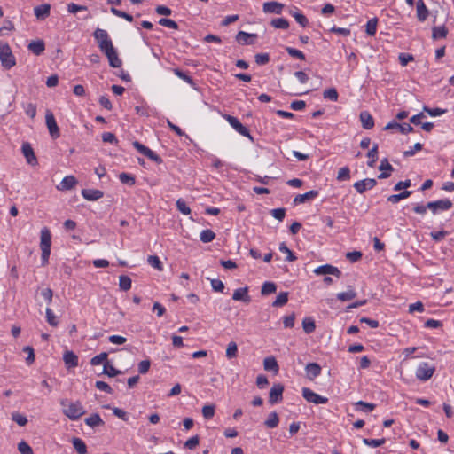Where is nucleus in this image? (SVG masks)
Instances as JSON below:
<instances>
[{
	"label": "nucleus",
	"mask_w": 454,
	"mask_h": 454,
	"mask_svg": "<svg viewBox=\"0 0 454 454\" xmlns=\"http://www.w3.org/2000/svg\"><path fill=\"white\" fill-rule=\"evenodd\" d=\"M93 37L96 40L99 50L106 55L112 67H120L122 64L119 58L108 33L105 29L97 28L93 32Z\"/></svg>",
	"instance_id": "obj_1"
},
{
	"label": "nucleus",
	"mask_w": 454,
	"mask_h": 454,
	"mask_svg": "<svg viewBox=\"0 0 454 454\" xmlns=\"http://www.w3.org/2000/svg\"><path fill=\"white\" fill-rule=\"evenodd\" d=\"M93 37L96 40L99 50L106 55L112 67H120L122 64L119 58L108 33L105 29L97 28L93 32Z\"/></svg>",
	"instance_id": "obj_2"
},
{
	"label": "nucleus",
	"mask_w": 454,
	"mask_h": 454,
	"mask_svg": "<svg viewBox=\"0 0 454 454\" xmlns=\"http://www.w3.org/2000/svg\"><path fill=\"white\" fill-rule=\"evenodd\" d=\"M93 37L96 40L99 50L106 55L112 67H120L122 64L119 58L108 33L105 29L97 28L93 32Z\"/></svg>",
	"instance_id": "obj_3"
},
{
	"label": "nucleus",
	"mask_w": 454,
	"mask_h": 454,
	"mask_svg": "<svg viewBox=\"0 0 454 454\" xmlns=\"http://www.w3.org/2000/svg\"><path fill=\"white\" fill-rule=\"evenodd\" d=\"M451 207L452 202L449 199H444L427 202V205L417 204L414 206L413 211L419 215H425L427 209H429L433 214H437L439 211L449 210Z\"/></svg>",
	"instance_id": "obj_4"
},
{
	"label": "nucleus",
	"mask_w": 454,
	"mask_h": 454,
	"mask_svg": "<svg viewBox=\"0 0 454 454\" xmlns=\"http://www.w3.org/2000/svg\"><path fill=\"white\" fill-rule=\"evenodd\" d=\"M63 413L71 420H77L86 411L80 401H69L67 399H62L60 401Z\"/></svg>",
	"instance_id": "obj_5"
},
{
	"label": "nucleus",
	"mask_w": 454,
	"mask_h": 454,
	"mask_svg": "<svg viewBox=\"0 0 454 454\" xmlns=\"http://www.w3.org/2000/svg\"><path fill=\"white\" fill-rule=\"evenodd\" d=\"M51 235L48 228L44 227L41 230L40 248L42 250V265L45 266L49 262L51 254Z\"/></svg>",
	"instance_id": "obj_6"
},
{
	"label": "nucleus",
	"mask_w": 454,
	"mask_h": 454,
	"mask_svg": "<svg viewBox=\"0 0 454 454\" xmlns=\"http://www.w3.org/2000/svg\"><path fill=\"white\" fill-rule=\"evenodd\" d=\"M0 61L5 69H11L16 65V59L8 43L0 44Z\"/></svg>",
	"instance_id": "obj_7"
},
{
	"label": "nucleus",
	"mask_w": 454,
	"mask_h": 454,
	"mask_svg": "<svg viewBox=\"0 0 454 454\" xmlns=\"http://www.w3.org/2000/svg\"><path fill=\"white\" fill-rule=\"evenodd\" d=\"M435 372V366L431 365L427 362L419 364L416 369V377L418 380L427 381L432 378Z\"/></svg>",
	"instance_id": "obj_8"
},
{
	"label": "nucleus",
	"mask_w": 454,
	"mask_h": 454,
	"mask_svg": "<svg viewBox=\"0 0 454 454\" xmlns=\"http://www.w3.org/2000/svg\"><path fill=\"white\" fill-rule=\"evenodd\" d=\"M224 118L237 132L253 140V137H251L248 129L245 127L236 117L225 114Z\"/></svg>",
	"instance_id": "obj_9"
},
{
	"label": "nucleus",
	"mask_w": 454,
	"mask_h": 454,
	"mask_svg": "<svg viewBox=\"0 0 454 454\" xmlns=\"http://www.w3.org/2000/svg\"><path fill=\"white\" fill-rule=\"evenodd\" d=\"M302 396L307 402L315 404H325L328 402V398L319 395L308 387L302 388Z\"/></svg>",
	"instance_id": "obj_10"
},
{
	"label": "nucleus",
	"mask_w": 454,
	"mask_h": 454,
	"mask_svg": "<svg viewBox=\"0 0 454 454\" xmlns=\"http://www.w3.org/2000/svg\"><path fill=\"white\" fill-rule=\"evenodd\" d=\"M45 121L49 130L50 135L53 138H58L60 136L59 129L57 125L55 117L51 111L47 110L45 114Z\"/></svg>",
	"instance_id": "obj_11"
},
{
	"label": "nucleus",
	"mask_w": 454,
	"mask_h": 454,
	"mask_svg": "<svg viewBox=\"0 0 454 454\" xmlns=\"http://www.w3.org/2000/svg\"><path fill=\"white\" fill-rule=\"evenodd\" d=\"M133 146L143 155L146 156L153 161L156 163H161L162 160L161 158L156 154L153 151H152L150 148L146 147L145 145H142L138 141L133 142Z\"/></svg>",
	"instance_id": "obj_12"
},
{
	"label": "nucleus",
	"mask_w": 454,
	"mask_h": 454,
	"mask_svg": "<svg viewBox=\"0 0 454 454\" xmlns=\"http://www.w3.org/2000/svg\"><path fill=\"white\" fill-rule=\"evenodd\" d=\"M284 386L280 383L274 384L270 390L269 403H278L283 399Z\"/></svg>",
	"instance_id": "obj_13"
},
{
	"label": "nucleus",
	"mask_w": 454,
	"mask_h": 454,
	"mask_svg": "<svg viewBox=\"0 0 454 454\" xmlns=\"http://www.w3.org/2000/svg\"><path fill=\"white\" fill-rule=\"evenodd\" d=\"M377 181L374 178H365L364 180L357 181L354 184V188L359 193H364L366 190H371L375 187Z\"/></svg>",
	"instance_id": "obj_14"
},
{
	"label": "nucleus",
	"mask_w": 454,
	"mask_h": 454,
	"mask_svg": "<svg viewBox=\"0 0 454 454\" xmlns=\"http://www.w3.org/2000/svg\"><path fill=\"white\" fill-rule=\"evenodd\" d=\"M314 273L317 276L328 274L336 276L337 278H340L341 276V271L337 267L330 264H325L316 268Z\"/></svg>",
	"instance_id": "obj_15"
},
{
	"label": "nucleus",
	"mask_w": 454,
	"mask_h": 454,
	"mask_svg": "<svg viewBox=\"0 0 454 454\" xmlns=\"http://www.w3.org/2000/svg\"><path fill=\"white\" fill-rule=\"evenodd\" d=\"M21 151H22L24 157L26 158L27 162L29 165L35 166L37 164L36 156H35L34 150L29 143H27V142L23 143Z\"/></svg>",
	"instance_id": "obj_16"
},
{
	"label": "nucleus",
	"mask_w": 454,
	"mask_h": 454,
	"mask_svg": "<svg viewBox=\"0 0 454 454\" xmlns=\"http://www.w3.org/2000/svg\"><path fill=\"white\" fill-rule=\"evenodd\" d=\"M256 38V34H249L244 31H239L236 35L237 42L242 45H252Z\"/></svg>",
	"instance_id": "obj_17"
},
{
	"label": "nucleus",
	"mask_w": 454,
	"mask_h": 454,
	"mask_svg": "<svg viewBox=\"0 0 454 454\" xmlns=\"http://www.w3.org/2000/svg\"><path fill=\"white\" fill-rule=\"evenodd\" d=\"M284 8V4L278 2H266L263 4L262 9L266 13L280 14Z\"/></svg>",
	"instance_id": "obj_18"
},
{
	"label": "nucleus",
	"mask_w": 454,
	"mask_h": 454,
	"mask_svg": "<svg viewBox=\"0 0 454 454\" xmlns=\"http://www.w3.org/2000/svg\"><path fill=\"white\" fill-rule=\"evenodd\" d=\"M232 299L234 301H240L245 303H249L251 301V298L248 295V287L246 286L236 289L232 294Z\"/></svg>",
	"instance_id": "obj_19"
},
{
	"label": "nucleus",
	"mask_w": 454,
	"mask_h": 454,
	"mask_svg": "<svg viewBox=\"0 0 454 454\" xmlns=\"http://www.w3.org/2000/svg\"><path fill=\"white\" fill-rule=\"evenodd\" d=\"M82 197L90 201L98 200L104 196V192L100 190L95 189H83L82 190Z\"/></svg>",
	"instance_id": "obj_20"
},
{
	"label": "nucleus",
	"mask_w": 454,
	"mask_h": 454,
	"mask_svg": "<svg viewBox=\"0 0 454 454\" xmlns=\"http://www.w3.org/2000/svg\"><path fill=\"white\" fill-rule=\"evenodd\" d=\"M362 127L365 129H371L374 127V120L368 111H362L359 114Z\"/></svg>",
	"instance_id": "obj_21"
},
{
	"label": "nucleus",
	"mask_w": 454,
	"mask_h": 454,
	"mask_svg": "<svg viewBox=\"0 0 454 454\" xmlns=\"http://www.w3.org/2000/svg\"><path fill=\"white\" fill-rule=\"evenodd\" d=\"M379 169L382 172L378 176V178L385 179L390 176V171H393V167L389 163L388 160L387 158H384L380 161Z\"/></svg>",
	"instance_id": "obj_22"
},
{
	"label": "nucleus",
	"mask_w": 454,
	"mask_h": 454,
	"mask_svg": "<svg viewBox=\"0 0 454 454\" xmlns=\"http://www.w3.org/2000/svg\"><path fill=\"white\" fill-rule=\"evenodd\" d=\"M77 180L74 176H65L60 184L57 186L59 191L70 190L75 186Z\"/></svg>",
	"instance_id": "obj_23"
},
{
	"label": "nucleus",
	"mask_w": 454,
	"mask_h": 454,
	"mask_svg": "<svg viewBox=\"0 0 454 454\" xmlns=\"http://www.w3.org/2000/svg\"><path fill=\"white\" fill-rule=\"evenodd\" d=\"M63 360L67 369L74 368L78 365V356L73 351H66Z\"/></svg>",
	"instance_id": "obj_24"
},
{
	"label": "nucleus",
	"mask_w": 454,
	"mask_h": 454,
	"mask_svg": "<svg viewBox=\"0 0 454 454\" xmlns=\"http://www.w3.org/2000/svg\"><path fill=\"white\" fill-rule=\"evenodd\" d=\"M51 5L44 4L35 7L34 13L38 20H44L50 15Z\"/></svg>",
	"instance_id": "obj_25"
},
{
	"label": "nucleus",
	"mask_w": 454,
	"mask_h": 454,
	"mask_svg": "<svg viewBox=\"0 0 454 454\" xmlns=\"http://www.w3.org/2000/svg\"><path fill=\"white\" fill-rule=\"evenodd\" d=\"M317 195H318L317 191L311 190V191L305 192L304 194H298L297 196H295V198L294 199V204H301V203L306 202L309 200H312V199L316 198Z\"/></svg>",
	"instance_id": "obj_26"
},
{
	"label": "nucleus",
	"mask_w": 454,
	"mask_h": 454,
	"mask_svg": "<svg viewBox=\"0 0 454 454\" xmlns=\"http://www.w3.org/2000/svg\"><path fill=\"white\" fill-rule=\"evenodd\" d=\"M28 50L31 51L34 54L39 56L45 50V43L43 40L32 41L29 43L27 46Z\"/></svg>",
	"instance_id": "obj_27"
},
{
	"label": "nucleus",
	"mask_w": 454,
	"mask_h": 454,
	"mask_svg": "<svg viewBox=\"0 0 454 454\" xmlns=\"http://www.w3.org/2000/svg\"><path fill=\"white\" fill-rule=\"evenodd\" d=\"M428 17V10L423 0L417 2V18L419 21H425Z\"/></svg>",
	"instance_id": "obj_28"
},
{
	"label": "nucleus",
	"mask_w": 454,
	"mask_h": 454,
	"mask_svg": "<svg viewBox=\"0 0 454 454\" xmlns=\"http://www.w3.org/2000/svg\"><path fill=\"white\" fill-rule=\"evenodd\" d=\"M306 372L308 377L312 380L320 375L321 366L317 363H309L306 365Z\"/></svg>",
	"instance_id": "obj_29"
},
{
	"label": "nucleus",
	"mask_w": 454,
	"mask_h": 454,
	"mask_svg": "<svg viewBox=\"0 0 454 454\" xmlns=\"http://www.w3.org/2000/svg\"><path fill=\"white\" fill-rule=\"evenodd\" d=\"M84 421L85 424L90 427H96L105 424L98 413L91 414L90 417L86 418Z\"/></svg>",
	"instance_id": "obj_30"
},
{
	"label": "nucleus",
	"mask_w": 454,
	"mask_h": 454,
	"mask_svg": "<svg viewBox=\"0 0 454 454\" xmlns=\"http://www.w3.org/2000/svg\"><path fill=\"white\" fill-rule=\"evenodd\" d=\"M263 367L266 371H272L275 373L278 372V364L274 356H268L263 360Z\"/></svg>",
	"instance_id": "obj_31"
},
{
	"label": "nucleus",
	"mask_w": 454,
	"mask_h": 454,
	"mask_svg": "<svg viewBox=\"0 0 454 454\" xmlns=\"http://www.w3.org/2000/svg\"><path fill=\"white\" fill-rule=\"evenodd\" d=\"M448 35L447 27L442 25L440 27H433L432 28V38L434 40H438L441 38H445Z\"/></svg>",
	"instance_id": "obj_32"
},
{
	"label": "nucleus",
	"mask_w": 454,
	"mask_h": 454,
	"mask_svg": "<svg viewBox=\"0 0 454 454\" xmlns=\"http://www.w3.org/2000/svg\"><path fill=\"white\" fill-rule=\"evenodd\" d=\"M356 293L355 290L348 286V291L337 294V299L341 301H348L356 298Z\"/></svg>",
	"instance_id": "obj_33"
},
{
	"label": "nucleus",
	"mask_w": 454,
	"mask_h": 454,
	"mask_svg": "<svg viewBox=\"0 0 454 454\" xmlns=\"http://www.w3.org/2000/svg\"><path fill=\"white\" fill-rule=\"evenodd\" d=\"M72 443L78 454L87 453V446L82 439L78 437H74L72 439Z\"/></svg>",
	"instance_id": "obj_34"
},
{
	"label": "nucleus",
	"mask_w": 454,
	"mask_h": 454,
	"mask_svg": "<svg viewBox=\"0 0 454 454\" xmlns=\"http://www.w3.org/2000/svg\"><path fill=\"white\" fill-rule=\"evenodd\" d=\"M411 194V191H408V190H404L403 192H401L400 193L398 194H393V195H390L387 197V201L388 202H391V203H397L399 202L400 200H403V199H406L408 197H410Z\"/></svg>",
	"instance_id": "obj_35"
},
{
	"label": "nucleus",
	"mask_w": 454,
	"mask_h": 454,
	"mask_svg": "<svg viewBox=\"0 0 454 454\" xmlns=\"http://www.w3.org/2000/svg\"><path fill=\"white\" fill-rule=\"evenodd\" d=\"M290 13L295 19L296 22H298L301 27H305L308 26V19L297 9H295L294 11H291Z\"/></svg>",
	"instance_id": "obj_36"
},
{
	"label": "nucleus",
	"mask_w": 454,
	"mask_h": 454,
	"mask_svg": "<svg viewBox=\"0 0 454 454\" xmlns=\"http://www.w3.org/2000/svg\"><path fill=\"white\" fill-rule=\"evenodd\" d=\"M288 301V293L281 292L277 296L276 300L273 301L272 306L276 308L283 307Z\"/></svg>",
	"instance_id": "obj_37"
},
{
	"label": "nucleus",
	"mask_w": 454,
	"mask_h": 454,
	"mask_svg": "<svg viewBox=\"0 0 454 454\" xmlns=\"http://www.w3.org/2000/svg\"><path fill=\"white\" fill-rule=\"evenodd\" d=\"M367 157L370 159V160L367 163L368 166L373 167L375 162L378 160V145L377 144H374L373 146L372 147V149L369 150V152L367 153Z\"/></svg>",
	"instance_id": "obj_38"
},
{
	"label": "nucleus",
	"mask_w": 454,
	"mask_h": 454,
	"mask_svg": "<svg viewBox=\"0 0 454 454\" xmlns=\"http://www.w3.org/2000/svg\"><path fill=\"white\" fill-rule=\"evenodd\" d=\"M279 419L278 413L273 411L269 415V418L265 420L264 425L269 428H275L278 427Z\"/></svg>",
	"instance_id": "obj_39"
},
{
	"label": "nucleus",
	"mask_w": 454,
	"mask_h": 454,
	"mask_svg": "<svg viewBox=\"0 0 454 454\" xmlns=\"http://www.w3.org/2000/svg\"><path fill=\"white\" fill-rule=\"evenodd\" d=\"M270 25L275 28L287 29L289 27V22L286 19L277 18L270 21Z\"/></svg>",
	"instance_id": "obj_40"
},
{
	"label": "nucleus",
	"mask_w": 454,
	"mask_h": 454,
	"mask_svg": "<svg viewBox=\"0 0 454 454\" xmlns=\"http://www.w3.org/2000/svg\"><path fill=\"white\" fill-rule=\"evenodd\" d=\"M131 278L129 276L121 275L119 277V286L123 291H128L131 288Z\"/></svg>",
	"instance_id": "obj_41"
},
{
	"label": "nucleus",
	"mask_w": 454,
	"mask_h": 454,
	"mask_svg": "<svg viewBox=\"0 0 454 454\" xmlns=\"http://www.w3.org/2000/svg\"><path fill=\"white\" fill-rule=\"evenodd\" d=\"M302 327L306 333H311L316 329L315 321L311 317H306L302 321Z\"/></svg>",
	"instance_id": "obj_42"
},
{
	"label": "nucleus",
	"mask_w": 454,
	"mask_h": 454,
	"mask_svg": "<svg viewBox=\"0 0 454 454\" xmlns=\"http://www.w3.org/2000/svg\"><path fill=\"white\" fill-rule=\"evenodd\" d=\"M276 290H277L276 284L273 282L267 281V282L263 283L262 289H261V294L262 295H268V294L275 293Z\"/></svg>",
	"instance_id": "obj_43"
},
{
	"label": "nucleus",
	"mask_w": 454,
	"mask_h": 454,
	"mask_svg": "<svg viewBox=\"0 0 454 454\" xmlns=\"http://www.w3.org/2000/svg\"><path fill=\"white\" fill-rule=\"evenodd\" d=\"M215 234L213 231L207 229L200 232V239L203 243H208L214 240Z\"/></svg>",
	"instance_id": "obj_44"
},
{
	"label": "nucleus",
	"mask_w": 454,
	"mask_h": 454,
	"mask_svg": "<svg viewBox=\"0 0 454 454\" xmlns=\"http://www.w3.org/2000/svg\"><path fill=\"white\" fill-rule=\"evenodd\" d=\"M103 373L108 375L109 377H114L118 374H121V372L114 368L112 364H109L108 361L104 364Z\"/></svg>",
	"instance_id": "obj_45"
},
{
	"label": "nucleus",
	"mask_w": 454,
	"mask_h": 454,
	"mask_svg": "<svg viewBox=\"0 0 454 454\" xmlns=\"http://www.w3.org/2000/svg\"><path fill=\"white\" fill-rule=\"evenodd\" d=\"M119 179L120 181L124 184H128L129 186H132L135 184L136 183V179H135V176L130 175V174H128V173H121L119 175Z\"/></svg>",
	"instance_id": "obj_46"
},
{
	"label": "nucleus",
	"mask_w": 454,
	"mask_h": 454,
	"mask_svg": "<svg viewBox=\"0 0 454 454\" xmlns=\"http://www.w3.org/2000/svg\"><path fill=\"white\" fill-rule=\"evenodd\" d=\"M174 74L178 76L180 79L184 80V82H186L187 83H189L190 85L195 87V83L193 82V80L192 78L188 75L187 74H185L184 72H183L181 69L179 68H175L173 70Z\"/></svg>",
	"instance_id": "obj_47"
},
{
	"label": "nucleus",
	"mask_w": 454,
	"mask_h": 454,
	"mask_svg": "<svg viewBox=\"0 0 454 454\" xmlns=\"http://www.w3.org/2000/svg\"><path fill=\"white\" fill-rule=\"evenodd\" d=\"M378 20L377 18L371 19L366 23V33L369 35H374L377 30Z\"/></svg>",
	"instance_id": "obj_48"
},
{
	"label": "nucleus",
	"mask_w": 454,
	"mask_h": 454,
	"mask_svg": "<svg viewBox=\"0 0 454 454\" xmlns=\"http://www.w3.org/2000/svg\"><path fill=\"white\" fill-rule=\"evenodd\" d=\"M279 250L282 253L286 254V261H287V262H294V261H295L297 259L296 256L293 254V252L287 247V246L286 245L285 242L280 243Z\"/></svg>",
	"instance_id": "obj_49"
},
{
	"label": "nucleus",
	"mask_w": 454,
	"mask_h": 454,
	"mask_svg": "<svg viewBox=\"0 0 454 454\" xmlns=\"http://www.w3.org/2000/svg\"><path fill=\"white\" fill-rule=\"evenodd\" d=\"M350 179V169L348 167L340 168L338 171L337 180L347 181Z\"/></svg>",
	"instance_id": "obj_50"
},
{
	"label": "nucleus",
	"mask_w": 454,
	"mask_h": 454,
	"mask_svg": "<svg viewBox=\"0 0 454 454\" xmlns=\"http://www.w3.org/2000/svg\"><path fill=\"white\" fill-rule=\"evenodd\" d=\"M238 354V347L237 344L234 341H231L226 348V356L229 359L234 358L237 356Z\"/></svg>",
	"instance_id": "obj_51"
},
{
	"label": "nucleus",
	"mask_w": 454,
	"mask_h": 454,
	"mask_svg": "<svg viewBox=\"0 0 454 454\" xmlns=\"http://www.w3.org/2000/svg\"><path fill=\"white\" fill-rule=\"evenodd\" d=\"M385 442H386L385 438H381V439L364 438L363 439V442L365 445L372 447V448H376V447L381 446V445H383L385 443Z\"/></svg>",
	"instance_id": "obj_52"
},
{
	"label": "nucleus",
	"mask_w": 454,
	"mask_h": 454,
	"mask_svg": "<svg viewBox=\"0 0 454 454\" xmlns=\"http://www.w3.org/2000/svg\"><path fill=\"white\" fill-rule=\"evenodd\" d=\"M215 406L214 404L205 405L202 408V415L205 419H212L215 415Z\"/></svg>",
	"instance_id": "obj_53"
},
{
	"label": "nucleus",
	"mask_w": 454,
	"mask_h": 454,
	"mask_svg": "<svg viewBox=\"0 0 454 454\" xmlns=\"http://www.w3.org/2000/svg\"><path fill=\"white\" fill-rule=\"evenodd\" d=\"M107 361V353L106 352H102L97 356H95L94 357L91 358L90 360V364L91 365H98L102 363H106Z\"/></svg>",
	"instance_id": "obj_54"
},
{
	"label": "nucleus",
	"mask_w": 454,
	"mask_h": 454,
	"mask_svg": "<svg viewBox=\"0 0 454 454\" xmlns=\"http://www.w3.org/2000/svg\"><path fill=\"white\" fill-rule=\"evenodd\" d=\"M148 263L159 270H162V262L157 255H150L147 258Z\"/></svg>",
	"instance_id": "obj_55"
},
{
	"label": "nucleus",
	"mask_w": 454,
	"mask_h": 454,
	"mask_svg": "<svg viewBox=\"0 0 454 454\" xmlns=\"http://www.w3.org/2000/svg\"><path fill=\"white\" fill-rule=\"evenodd\" d=\"M12 419L16 422L19 426L23 427L27 423V419L25 415L19 412H13L12 414Z\"/></svg>",
	"instance_id": "obj_56"
},
{
	"label": "nucleus",
	"mask_w": 454,
	"mask_h": 454,
	"mask_svg": "<svg viewBox=\"0 0 454 454\" xmlns=\"http://www.w3.org/2000/svg\"><path fill=\"white\" fill-rule=\"evenodd\" d=\"M323 95L325 98L330 99L334 102L338 100L339 97L337 90L335 88H330L325 90Z\"/></svg>",
	"instance_id": "obj_57"
},
{
	"label": "nucleus",
	"mask_w": 454,
	"mask_h": 454,
	"mask_svg": "<svg viewBox=\"0 0 454 454\" xmlns=\"http://www.w3.org/2000/svg\"><path fill=\"white\" fill-rule=\"evenodd\" d=\"M111 12L113 14H114L115 16H117V17L125 19L129 22H132L133 21V17L130 14H129V13L123 12V11H121V10H118V9H116L114 7H112L111 8Z\"/></svg>",
	"instance_id": "obj_58"
},
{
	"label": "nucleus",
	"mask_w": 454,
	"mask_h": 454,
	"mask_svg": "<svg viewBox=\"0 0 454 454\" xmlns=\"http://www.w3.org/2000/svg\"><path fill=\"white\" fill-rule=\"evenodd\" d=\"M45 313L48 324L51 325V326H57L59 321L57 320V317L54 315L53 311L50 308H47Z\"/></svg>",
	"instance_id": "obj_59"
},
{
	"label": "nucleus",
	"mask_w": 454,
	"mask_h": 454,
	"mask_svg": "<svg viewBox=\"0 0 454 454\" xmlns=\"http://www.w3.org/2000/svg\"><path fill=\"white\" fill-rule=\"evenodd\" d=\"M286 51H287V53L291 57L297 58V59H299L301 60H304L305 59V55L303 54V52L299 51V50H297V49H294V48H292V47H286Z\"/></svg>",
	"instance_id": "obj_60"
},
{
	"label": "nucleus",
	"mask_w": 454,
	"mask_h": 454,
	"mask_svg": "<svg viewBox=\"0 0 454 454\" xmlns=\"http://www.w3.org/2000/svg\"><path fill=\"white\" fill-rule=\"evenodd\" d=\"M176 207L177 209L184 215L191 214V208L186 205V203L182 200L178 199L176 200Z\"/></svg>",
	"instance_id": "obj_61"
},
{
	"label": "nucleus",
	"mask_w": 454,
	"mask_h": 454,
	"mask_svg": "<svg viewBox=\"0 0 454 454\" xmlns=\"http://www.w3.org/2000/svg\"><path fill=\"white\" fill-rule=\"evenodd\" d=\"M356 406L361 407V410L365 412L372 411L375 409V404L371 403H366L364 401H358L356 403Z\"/></svg>",
	"instance_id": "obj_62"
},
{
	"label": "nucleus",
	"mask_w": 454,
	"mask_h": 454,
	"mask_svg": "<svg viewBox=\"0 0 454 454\" xmlns=\"http://www.w3.org/2000/svg\"><path fill=\"white\" fill-rule=\"evenodd\" d=\"M159 24L163 26V27H170V28H173V29H177L178 28V25H177V23L175 20H170V19H167V18H161L159 20Z\"/></svg>",
	"instance_id": "obj_63"
},
{
	"label": "nucleus",
	"mask_w": 454,
	"mask_h": 454,
	"mask_svg": "<svg viewBox=\"0 0 454 454\" xmlns=\"http://www.w3.org/2000/svg\"><path fill=\"white\" fill-rule=\"evenodd\" d=\"M18 450L21 454H34L32 448L25 441L19 442Z\"/></svg>",
	"instance_id": "obj_64"
}]
</instances>
